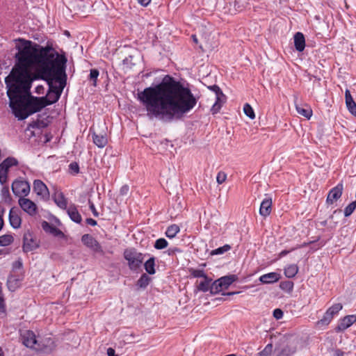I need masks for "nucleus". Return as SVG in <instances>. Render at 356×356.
Listing matches in <instances>:
<instances>
[{
  "instance_id": "nucleus-1",
  "label": "nucleus",
  "mask_w": 356,
  "mask_h": 356,
  "mask_svg": "<svg viewBox=\"0 0 356 356\" xmlns=\"http://www.w3.org/2000/svg\"><path fill=\"white\" fill-rule=\"evenodd\" d=\"M137 99L149 118L165 122L181 119L197 102L188 88L170 75H165L159 84L138 92Z\"/></svg>"
},
{
  "instance_id": "nucleus-2",
  "label": "nucleus",
  "mask_w": 356,
  "mask_h": 356,
  "mask_svg": "<svg viewBox=\"0 0 356 356\" xmlns=\"http://www.w3.org/2000/svg\"><path fill=\"white\" fill-rule=\"evenodd\" d=\"M67 58L51 46L42 47L24 39V69L35 65L34 78H47L51 70L65 65Z\"/></svg>"
},
{
  "instance_id": "nucleus-3",
  "label": "nucleus",
  "mask_w": 356,
  "mask_h": 356,
  "mask_svg": "<svg viewBox=\"0 0 356 356\" xmlns=\"http://www.w3.org/2000/svg\"><path fill=\"white\" fill-rule=\"evenodd\" d=\"M17 40L21 44L17 45V63L9 75L5 78V83L12 113L19 120H22V39L19 38Z\"/></svg>"
},
{
  "instance_id": "nucleus-4",
  "label": "nucleus",
  "mask_w": 356,
  "mask_h": 356,
  "mask_svg": "<svg viewBox=\"0 0 356 356\" xmlns=\"http://www.w3.org/2000/svg\"><path fill=\"white\" fill-rule=\"evenodd\" d=\"M66 65L51 70L50 76L47 78H40L46 81L49 86V90L47 96L44 97L48 101L56 102L61 95V92L66 83Z\"/></svg>"
},
{
  "instance_id": "nucleus-5",
  "label": "nucleus",
  "mask_w": 356,
  "mask_h": 356,
  "mask_svg": "<svg viewBox=\"0 0 356 356\" xmlns=\"http://www.w3.org/2000/svg\"><path fill=\"white\" fill-rule=\"evenodd\" d=\"M54 101H48L44 97H37L32 95L24 100V120L29 115L41 111L47 106L51 105Z\"/></svg>"
},
{
  "instance_id": "nucleus-6",
  "label": "nucleus",
  "mask_w": 356,
  "mask_h": 356,
  "mask_svg": "<svg viewBox=\"0 0 356 356\" xmlns=\"http://www.w3.org/2000/svg\"><path fill=\"white\" fill-rule=\"evenodd\" d=\"M50 339L43 340L33 331L27 330L24 333V346L35 352H47L50 350L48 343Z\"/></svg>"
},
{
  "instance_id": "nucleus-7",
  "label": "nucleus",
  "mask_w": 356,
  "mask_h": 356,
  "mask_svg": "<svg viewBox=\"0 0 356 356\" xmlns=\"http://www.w3.org/2000/svg\"><path fill=\"white\" fill-rule=\"evenodd\" d=\"M299 340L298 338H287L276 345L275 356H293L298 349Z\"/></svg>"
},
{
  "instance_id": "nucleus-8",
  "label": "nucleus",
  "mask_w": 356,
  "mask_h": 356,
  "mask_svg": "<svg viewBox=\"0 0 356 356\" xmlns=\"http://www.w3.org/2000/svg\"><path fill=\"white\" fill-rule=\"evenodd\" d=\"M123 255L131 270H137L141 266L145 257L143 253L133 248L126 249Z\"/></svg>"
},
{
  "instance_id": "nucleus-9",
  "label": "nucleus",
  "mask_w": 356,
  "mask_h": 356,
  "mask_svg": "<svg viewBox=\"0 0 356 356\" xmlns=\"http://www.w3.org/2000/svg\"><path fill=\"white\" fill-rule=\"evenodd\" d=\"M238 280L236 275H230L222 277L215 282L211 286V293H218L223 289H227L233 282Z\"/></svg>"
},
{
  "instance_id": "nucleus-10",
  "label": "nucleus",
  "mask_w": 356,
  "mask_h": 356,
  "mask_svg": "<svg viewBox=\"0 0 356 356\" xmlns=\"http://www.w3.org/2000/svg\"><path fill=\"white\" fill-rule=\"evenodd\" d=\"M343 309L341 303H336L330 307L324 313L321 319L317 321L316 324L318 326L327 325L332 320L334 316Z\"/></svg>"
},
{
  "instance_id": "nucleus-11",
  "label": "nucleus",
  "mask_w": 356,
  "mask_h": 356,
  "mask_svg": "<svg viewBox=\"0 0 356 356\" xmlns=\"http://www.w3.org/2000/svg\"><path fill=\"white\" fill-rule=\"evenodd\" d=\"M18 161L13 157H8L0 163V183L3 185L7 181L8 172L13 166H16Z\"/></svg>"
},
{
  "instance_id": "nucleus-12",
  "label": "nucleus",
  "mask_w": 356,
  "mask_h": 356,
  "mask_svg": "<svg viewBox=\"0 0 356 356\" xmlns=\"http://www.w3.org/2000/svg\"><path fill=\"white\" fill-rule=\"evenodd\" d=\"M81 242L94 252L103 254L104 251L100 243L90 234H85L81 236Z\"/></svg>"
},
{
  "instance_id": "nucleus-13",
  "label": "nucleus",
  "mask_w": 356,
  "mask_h": 356,
  "mask_svg": "<svg viewBox=\"0 0 356 356\" xmlns=\"http://www.w3.org/2000/svg\"><path fill=\"white\" fill-rule=\"evenodd\" d=\"M50 123L49 117L47 116L42 120H37L32 122L25 130V134L29 137H31L35 135L34 129H40L47 127Z\"/></svg>"
},
{
  "instance_id": "nucleus-14",
  "label": "nucleus",
  "mask_w": 356,
  "mask_h": 356,
  "mask_svg": "<svg viewBox=\"0 0 356 356\" xmlns=\"http://www.w3.org/2000/svg\"><path fill=\"white\" fill-rule=\"evenodd\" d=\"M343 190V184L342 182L339 183L336 186L332 188L328 193L326 204H332L337 201L342 195Z\"/></svg>"
},
{
  "instance_id": "nucleus-15",
  "label": "nucleus",
  "mask_w": 356,
  "mask_h": 356,
  "mask_svg": "<svg viewBox=\"0 0 356 356\" xmlns=\"http://www.w3.org/2000/svg\"><path fill=\"white\" fill-rule=\"evenodd\" d=\"M355 323H356V315H347L339 319L337 325L335 327V331L337 332H343Z\"/></svg>"
},
{
  "instance_id": "nucleus-16",
  "label": "nucleus",
  "mask_w": 356,
  "mask_h": 356,
  "mask_svg": "<svg viewBox=\"0 0 356 356\" xmlns=\"http://www.w3.org/2000/svg\"><path fill=\"white\" fill-rule=\"evenodd\" d=\"M33 190L36 195L42 200L47 198L49 195L47 186L40 179L34 180Z\"/></svg>"
},
{
  "instance_id": "nucleus-17",
  "label": "nucleus",
  "mask_w": 356,
  "mask_h": 356,
  "mask_svg": "<svg viewBox=\"0 0 356 356\" xmlns=\"http://www.w3.org/2000/svg\"><path fill=\"white\" fill-rule=\"evenodd\" d=\"M9 220L11 226L14 228L19 227L22 223L20 210L17 207H13L10 210Z\"/></svg>"
},
{
  "instance_id": "nucleus-18",
  "label": "nucleus",
  "mask_w": 356,
  "mask_h": 356,
  "mask_svg": "<svg viewBox=\"0 0 356 356\" xmlns=\"http://www.w3.org/2000/svg\"><path fill=\"white\" fill-rule=\"evenodd\" d=\"M272 198L270 197H265L261 203L259 208V214L263 217L268 216L272 211Z\"/></svg>"
},
{
  "instance_id": "nucleus-19",
  "label": "nucleus",
  "mask_w": 356,
  "mask_h": 356,
  "mask_svg": "<svg viewBox=\"0 0 356 356\" xmlns=\"http://www.w3.org/2000/svg\"><path fill=\"white\" fill-rule=\"evenodd\" d=\"M12 191L16 197H18V204L22 208V181L17 179L12 184Z\"/></svg>"
},
{
  "instance_id": "nucleus-20",
  "label": "nucleus",
  "mask_w": 356,
  "mask_h": 356,
  "mask_svg": "<svg viewBox=\"0 0 356 356\" xmlns=\"http://www.w3.org/2000/svg\"><path fill=\"white\" fill-rule=\"evenodd\" d=\"M37 79H34V74H33V77L31 78L26 68L24 69V98L26 97L31 95V83L33 80H36Z\"/></svg>"
},
{
  "instance_id": "nucleus-21",
  "label": "nucleus",
  "mask_w": 356,
  "mask_h": 356,
  "mask_svg": "<svg viewBox=\"0 0 356 356\" xmlns=\"http://www.w3.org/2000/svg\"><path fill=\"white\" fill-rule=\"evenodd\" d=\"M38 247V241L31 234L24 236V252L32 251Z\"/></svg>"
},
{
  "instance_id": "nucleus-22",
  "label": "nucleus",
  "mask_w": 356,
  "mask_h": 356,
  "mask_svg": "<svg viewBox=\"0 0 356 356\" xmlns=\"http://www.w3.org/2000/svg\"><path fill=\"white\" fill-rule=\"evenodd\" d=\"M42 227L46 232L52 234L54 236L63 238L65 236L61 230L47 221L42 222Z\"/></svg>"
},
{
  "instance_id": "nucleus-23",
  "label": "nucleus",
  "mask_w": 356,
  "mask_h": 356,
  "mask_svg": "<svg viewBox=\"0 0 356 356\" xmlns=\"http://www.w3.org/2000/svg\"><path fill=\"white\" fill-rule=\"evenodd\" d=\"M93 143L99 148L104 147L108 143V138L106 132L97 134L93 132L92 134Z\"/></svg>"
},
{
  "instance_id": "nucleus-24",
  "label": "nucleus",
  "mask_w": 356,
  "mask_h": 356,
  "mask_svg": "<svg viewBox=\"0 0 356 356\" xmlns=\"http://www.w3.org/2000/svg\"><path fill=\"white\" fill-rule=\"evenodd\" d=\"M24 212L31 216H36L38 213L36 204L29 199L24 198Z\"/></svg>"
},
{
  "instance_id": "nucleus-25",
  "label": "nucleus",
  "mask_w": 356,
  "mask_h": 356,
  "mask_svg": "<svg viewBox=\"0 0 356 356\" xmlns=\"http://www.w3.org/2000/svg\"><path fill=\"white\" fill-rule=\"evenodd\" d=\"M346 105L348 111L356 117V103L354 101L349 90L345 91Z\"/></svg>"
},
{
  "instance_id": "nucleus-26",
  "label": "nucleus",
  "mask_w": 356,
  "mask_h": 356,
  "mask_svg": "<svg viewBox=\"0 0 356 356\" xmlns=\"http://www.w3.org/2000/svg\"><path fill=\"white\" fill-rule=\"evenodd\" d=\"M22 284V280L16 275L11 273L8 278L7 286L10 291H15L19 288Z\"/></svg>"
},
{
  "instance_id": "nucleus-27",
  "label": "nucleus",
  "mask_w": 356,
  "mask_h": 356,
  "mask_svg": "<svg viewBox=\"0 0 356 356\" xmlns=\"http://www.w3.org/2000/svg\"><path fill=\"white\" fill-rule=\"evenodd\" d=\"M294 46L298 51H302L305 47V39L303 33L297 32L294 35Z\"/></svg>"
},
{
  "instance_id": "nucleus-28",
  "label": "nucleus",
  "mask_w": 356,
  "mask_h": 356,
  "mask_svg": "<svg viewBox=\"0 0 356 356\" xmlns=\"http://www.w3.org/2000/svg\"><path fill=\"white\" fill-rule=\"evenodd\" d=\"M280 278V274L272 272L260 276L259 281L263 284H272L277 282Z\"/></svg>"
},
{
  "instance_id": "nucleus-29",
  "label": "nucleus",
  "mask_w": 356,
  "mask_h": 356,
  "mask_svg": "<svg viewBox=\"0 0 356 356\" xmlns=\"http://www.w3.org/2000/svg\"><path fill=\"white\" fill-rule=\"evenodd\" d=\"M67 213L72 221H74L76 223H80L81 222V220H82L81 216L79 213V212L78 211L75 205H74V204L70 205L67 209Z\"/></svg>"
},
{
  "instance_id": "nucleus-30",
  "label": "nucleus",
  "mask_w": 356,
  "mask_h": 356,
  "mask_svg": "<svg viewBox=\"0 0 356 356\" xmlns=\"http://www.w3.org/2000/svg\"><path fill=\"white\" fill-rule=\"evenodd\" d=\"M225 102L226 96L225 95L216 96V102L211 108V113L213 115L218 113L221 109L222 105L225 103Z\"/></svg>"
},
{
  "instance_id": "nucleus-31",
  "label": "nucleus",
  "mask_w": 356,
  "mask_h": 356,
  "mask_svg": "<svg viewBox=\"0 0 356 356\" xmlns=\"http://www.w3.org/2000/svg\"><path fill=\"white\" fill-rule=\"evenodd\" d=\"M54 200L58 207L62 209H67V200L63 193H56L54 195Z\"/></svg>"
},
{
  "instance_id": "nucleus-32",
  "label": "nucleus",
  "mask_w": 356,
  "mask_h": 356,
  "mask_svg": "<svg viewBox=\"0 0 356 356\" xmlns=\"http://www.w3.org/2000/svg\"><path fill=\"white\" fill-rule=\"evenodd\" d=\"M212 280L211 278H209L207 275L206 277H204L203 278V280L200 281L197 286V288L199 291H203V292H207L208 291L209 289L211 290V282Z\"/></svg>"
},
{
  "instance_id": "nucleus-33",
  "label": "nucleus",
  "mask_w": 356,
  "mask_h": 356,
  "mask_svg": "<svg viewBox=\"0 0 356 356\" xmlns=\"http://www.w3.org/2000/svg\"><path fill=\"white\" fill-rule=\"evenodd\" d=\"M180 232V227L176 224H172L168 227L165 231V236L169 238H173Z\"/></svg>"
},
{
  "instance_id": "nucleus-34",
  "label": "nucleus",
  "mask_w": 356,
  "mask_h": 356,
  "mask_svg": "<svg viewBox=\"0 0 356 356\" xmlns=\"http://www.w3.org/2000/svg\"><path fill=\"white\" fill-rule=\"evenodd\" d=\"M296 108L297 112L300 115L305 117L307 119H310V118L312 115V110L308 106H306L305 107H302L300 105H296Z\"/></svg>"
},
{
  "instance_id": "nucleus-35",
  "label": "nucleus",
  "mask_w": 356,
  "mask_h": 356,
  "mask_svg": "<svg viewBox=\"0 0 356 356\" xmlns=\"http://www.w3.org/2000/svg\"><path fill=\"white\" fill-rule=\"evenodd\" d=\"M298 272V267L296 264H290L284 269V275L289 278H292L296 275Z\"/></svg>"
},
{
  "instance_id": "nucleus-36",
  "label": "nucleus",
  "mask_w": 356,
  "mask_h": 356,
  "mask_svg": "<svg viewBox=\"0 0 356 356\" xmlns=\"http://www.w3.org/2000/svg\"><path fill=\"white\" fill-rule=\"evenodd\" d=\"M155 258L151 257L148 260L145 261L144 264V267L147 273L149 275H153L155 273Z\"/></svg>"
},
{
  "instance_id": "nucleus-37",
  "label": "nucleus",
  "mask_w": 356,
  "mask_h": 356,
  "mask_svg": "<svg viewBox=\"0 0 356 356\" xmlns=\"http://www.w3.org/2000/svg\"><path fill=\"white\" fill-rule=\"evenodd\" d=\"M151 278L146 274H143L137 281L136 285L141 289H145L149 284Z\"/></svg>"
},
{
  "instance_id": "nucleus-38",
  "label": "nucleus",
  "mask_w": 356,
  "mask_h": 356,
  "mask_svg": "<svg viewBox=\"0 0 356 356\" xmlns=\"http://www.w3.org/2000/svg\"><path fill=\"white\" fill-rule=\"evenodd\" d=\"M14 241L13 236L10 234H4L0 236V246H8Z\"/></svg>"
},
{
  "instance_id": "nucleus-39",
  "label": "nucleus",
  "mask_w": 356,
  "mask_h": 356,
  "mask_svg": "<svg viewBox=\"0 0 356 356\" xmlns=\"http://www.w3.org/2000/svg\"><path fill=\"white\" fill-rule=\"evenodd\" d=\"M293 282L289 280L282 281L280 283V287L282 290L291 293L293 289Z\"/></svg>"
},
{
  "instance_id": "nucleus-40",
  "label": "nucleus",
  "mask_w": 356,
  "mask_h": 356,
  "mask_svg": "<svg viewBox=\"0 0 356 356\" xmlns=\"http://www.w3.org/2000/svg\"><path fill=\"white\" fill-rule=\"evenodd\" d=\"M1 196L2 200L8 204H10L11 202V197L10 195L9 188L8 186H4L2 188L1 191Z\"/></svg>"
},
{
  "instance_id": "nucleus-41",
  "label": "nucleus",
  "mask_w": 356,
  "mask_h": 356,
  "mask_svg": "<svg viewBox=\"0 0 356 356\" xmlns=\"http://www.w3.org/2000/svg\"><path fill=\"white\" fill-rule=\"evenodd\" d=\"M190 275L193 277L204 278L207 276L204 271L200 269L189 268Z\"/></svg>"
},
{
  "instance_id": "nucleus-42",
  "label": "nucleus",
  "mask_w": 356,
  "mask_h": 356,
  "mask_svg": "<svg viewBox=\"0 0 356 356\" xmlns=\"http://www.w3.org/2000/svg\"><path fill=\"white\" fill-rule=\"evenodd\" d=\"M168 245V242L165 238H160L155 241L154 247L157 250H162L167 248Z\"/></svg>"
},
{
  "instance_id": "nucleus-43",
  "label": "nucleus",
  "mask_w": 356,
  "mask_h": 356,
  "mask_svg": "<svg viewBox=\"0 0 356 356\" xmlns=\"http://www.w3.org/2000/svg\"><path fill=\"white\" fill-rule=\"evenodd\" d=\"M243 111H244V113L248 117H249L250 119L252 120V119L255 118V114H254V110L249 104L246 103L244 104Z\"/></svg>"
},
{
  "instance_id": "nucleus-44",
  "label": "nucleus",
  "mask_w": 356,
  "mask_h": 356,
  "mask_svg": "<svg viewBox=\"0 0 356 356\" xmlns=\"http://www.w3.org/2000/svg\"><path fill=\"white\" fill-rule=\"evenodd\" d=\"M231 249V246L228 244H226L222 247L218 248L213 250L211 251L212 255H216V254H222L227 251H229Z\"/></svg>"
},
{
  "instance_id": "nucleus-45",
  "label": "nucleus",
  "mask_w": 356,
  "mask_h": 356,
  "mask_svg": "<svg viewBox=\"0 0 356 356\" xmlns=\"http://www.w3.org/2000/svg\"><path fill=\"white\" fill-rule=\"evenodd\" d=\"M356 209V201H353L350 203L346 208L344 209V216L346 217L350 216Z\"/></svg>"
},
{
  "instance_id": "nucleus-46",
  "label": "nucleus",
  "mask_w": 356,
  "mask_h": 356,
  "mask_svg": "<svg viewBox=\"0 0 356 356\" xmlns=\"http://www.w3.org/2000/svg\"><path fill=\"white\" fill-rule=\"evenodd\" d=\"M273 344L268 343L265 346L263 350L257 354V356H270L273 353Z\"/></svg>"
},
{
  "instance_id": "nucleus-47",
  "label": "nucleus",
  "mask_w": 356,
  "mask_h": 356,
  "mask_svg": "<svg viewBox=\"0 0 356 356\" xmlns=\"http://www.w3.org/2000/svg\"><path fill=\"white\" fill-rule=\"evenodd\" d=\"M0 313L5 314L6 313V305L5 300L2 291V284L0 282Z\"/></svg>"
},
{
  "instance_id": "nucleus-48",
  "label": "nucleus",
  "mask_w": 356,
  "mask_h": 356,
  "mask_svg": "<svg viewBox=\"0 0 356 356\" xmlns=\"http://www.w3.org/2000/svg\"><path fill=\"white\" fill-rule=\"evenodd\" d=\"M99 72L97 69H91L90 72V79L93 81L92 85L97 86V79L99 76Z\"/></svg>"
},
{
  "instance_id": "nucleus-49",
  "label": "nucleus",
  "mask_w": 356,
  "mask_h": 356,
  "mask_svg": "<svg viewBox=\"0 0 356 356\" xmlns=\"http://www.w3.org/2000/svg\"><path fill=\"white\" fill-rule=\"evenodd\" d=\"M227 179V175L225 172L220 171L216 177V181L219 184H222Z\"/></svg>"
},
{
  "instance_id": "nucleus-50",
  "label": "nucleus",
  "mask_w": 356,
  "mask_h": 356,
  "mask_svg": "<svg viewBox=\"0 0 356 356\" xmlns=\"http://www.w3.org/2000/svg\"><path fill=\"white\" fill-rule=\"evenodd\" d=\"M208 88L215 92L216 96H219L221 95H224L222 90L220 88V87L217 85H213L208 87Z\"/></svg>"
},
{
  "instance_id": "nucleus-51",
  "label": "nucleus",
  "mask_w": 356,
  "mask_h": 356,
  "mask_svg": "<svg viewBox=\"0 0 356 356\" xmlns=\"http://www.w3.org/2000/svg\"><path fill=\"white\" fill-rule=\"evenodd\" d=\"M69 169L74 174H77L79 172V166L76 162L71 163L69 165Z\"/></svg>"
},
{
  "instance_id": "nucleus-52",
  "label": "nucleus",
  "mask_w": 356,
  "mask_h": 356,
  "mask_svg": "<svg viewBox=\"0 0 356 356\" xmlns=\"http://www.w3.org/2000/svg\"><path fill=\"white\" fill-rule=\"evenodd\" d=\"M22 262L21 261V260L19 259L16 261L13 264V270L11 273L15 274L16 270H19L22 268Z\"/></svg>"
},
{
  "instance_id": "nucleus-53",
  "label": "nucleus",
  "mask_w": 356,
  "mask_h": 356,
  "mask_svg": "<svg viewBox=\"0 0 356 356\" xmlns=\"http://www.w3.org/2000/svg\"><path fill=\"white\" fill-rule=\"evenodd\" d=\"M88 204H89L90 209L91 210L94 216L98 217L99 213L97 212L94 203L90 200H88Z\"/></svg>"
},
{
  "instance_id": "nucleus-54",
  "label": "nucleus",
  "mask_w": 356,
  "mask_h": 356,
  "mask_svg": "<svg viewBox=\"0 0 356 356\" xmlns=\"http://www.w3.org/2000/svg\"><path fill=\"white\" fill-rule=\"evenodd\" d=\"M30 190L31 187L29 182L24 180V197L29 195Z\"/></svg>"
},
{
  "instance_id": "nucleus-55",
  "label": "nucleus",
  "mask_w": 356,
  "mask_h": 356,
  "mask_svg": "<svg viewBox=\"0 0 356 356\" xmlns=\"http://www.w3.org/2000/svg\"><path fill=\"white\" fill-rule=\"evenodd\" d=\"M283 312L280 309H275L273 311V316L276 319H280L283 316Z\"/></svg>"
},
{
  "instance_id": "nucleus-56",
  "label": "nucleus",
  "mask_w": 356,
  "mask_h": 356,
  "mask_svg": "<svg viewBox=\"0 0 356 356\" xmlns=\"http://www.w3.org/2000/svg\"><path fill=\"white\" fill-rule=\"evenodd\" d=\"M181 250L177 248V247H174V248H171L170 249L168 250V254L171 256V255H174L175 254L176 252H181Z\"/></svg>"
},
{
  "instance_id": "nucleus-57",
  "label": "nucleus",
  "mask_w": 356,
  "mask_h": 356,
  "mask_svg": "<svg viewBox=\"0 0 356 356\" xmlns=\"http://www.w3.org/2000/svg\"><path fill=\"white\" fill-rule=\"evenodd\" d=\"M129 188L127 185L122 186L120 190V193L122 195H127Z\"/></svg>"
},
{
  "instance_id": "nucleus-58",
  "label": "nucleus",
  "mask_w": 356,
  "mask_h": 356,
  "mask_svg": "<svg viewBox=\"0 0 356 356\" xmlns=\"http://www.w3.org/2000/svg\"><path fill=\"white\" fill-rule=\"evenodd\" d=\"M35 92L38 94V95H41V94H43L44 92V88L43 86L42 85H39L35 89Z\"/></svg>"
},
{
  "instance_id": "nucleus-59",
  "label": "nucleus",
  "mask_w": 356,
  "mask_h": 356,
  "mask_svg": "<svg viewBox=\"0 0 356 356\" xmlns=\"http://www.w3.org/2000/svg\"><path fill=\"white\" fill-rule=\"evenodd\" d=\"M137 1L142 6L146 7L150 3L151 0H137Z\"/></svg>"
},
{
  "instance_id": "nucleus-60",
  "label": "nucleus",
  "mask_w": 356,
  "mask_h": 356,
  "mask_svg": "<svg viewBox=\"0 0 356 356\" xmlns=\"http://www.w3.org/2000/svg\"><path fill=\"white\" fill-rule=\"evenodd\" d=\"M292 248H291L290 250H284L282 251H281L280 253H279V257L280 258H282L284 256H286V254H288L289 253H290L291 252H292Z\"/></svg>"
},
{
  "instance_id": "nucleus-61",
  "label": "nucleus",
  "mask_w": 356,
  "mask_h": 356,
  "mask_svg": "<svg viewBox=\"0 0 356 356\" xmlns=\"http://www.w3.org/2000/svg\"><path fill=\"white\" fill-rule=\"evenodd\" d=\"M86 223L92 226H95L97 225V221L92 218H89L86 219Z\"/></svg>"
},
{
  "instance_id": "nucleus-62",
  "label": "nucleus",
  "mask_w": 356,
  "mask_h": 356,
  "mask_svg": "<svg viewBox=\"0 0 356 356\" xmlns=\"http://www.w3.org/2000/svg\"><path fill=\"white\" fill-rule=\"evenodd\" d=\"M107 355H108V356H118L115 355V350L112 348H108L107 349Z\"/></svg>"
},
{
  "instance_id": "nucleus-63",
  "label": "nucleus",
  "mask_w": 356,
  "mask_h": 356,
  "mask_svg": "<svg viewBox=\"0 0 356 356\" xmlns=\"http://www.w3.org/2000/svg\"><path fill=\"white\" fill-rule=\"evenodd\" d=\"M311 242H309V243H304L302 245H296V247H293L292 248V250H296L297 249H299V248H303V247H305L307 245H308L309 244H310Z\"/></svg>"
},
{
  "instance_id": "nucleus-64",
  "label": "nucleus",
  "mask_w": 356,
  "mask_h": 356,
  "mask_svg": "<svg viewBox=\"0 0 356 356\" xmlns=\"http://www.w3.org/2000/svg\"><path fill=\"white\" fill-rule=\"evenodd\" d=\"M343 355H344V353L343 351H341L339 349H337L334 351V356H343Z\"/></svg>"
}]
</instances>
